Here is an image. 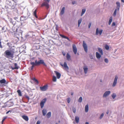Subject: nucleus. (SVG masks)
I'll return each instance as SVG.
<instances>
[{
	"label": "nucleus",
	"instance_id": "obj_1",
	"mask_svg": "<svg viewBox=\"0 0 124 124\" xmlns=\"http://www.w3.org/2000/svg\"><path fill=\"white\" fill-rule=\"evenodd\" d=\"M30 64L32 65L31 67V70H32L33 69V68L35 66H38L41 64H42L45 66H47V65L44 62V61L43 60H40L38 61L36 60H35V62L31 61L30 62Z\"/></svg>",
	"mask_w": 124,
	"mask_h": 124
},
{
	"label": "nucleus",
	"instance_id": "obj_2",
	"mask_svg": "<svg viewBox=\"0 0 124 124\" xmlns=\"http://www.w3.org/2000/svg\"><path fill=\"white\" fill-rule=\"evenodd\" d=\"M4 55L5 57L9 59L13 57V54L9 50H7L4 52Z\"/></svg>",
	"mask_w": 124,
	"mask_h": 124
},
{
	"label": "nucleus",
	"instance_id": "obj_3",
	"mask_svg": "<svg viewBox=\"0 0 124 124\" xmlns=\"http://www.w3.org/2000/svg\"><path fill=\"white\" fill-rule=\"evenodd\" d=\"M45 1L41 5V7L45 6L46 8L48 9L49 8V4L50 1V0H44Z\"/></svg>",
	"mask_w": 124,
	"mask_h": 124
},
{
	"label": "nucleus",
	"instance_id": "obj_4",
	"mask_svg": "<svg viewBox=\"0 0 124 124\" xmlns=\"http://www.w3.org/2000/svg\"><path fill=\"white\" fill-rule=\"evenodd\" d=\"M83 46L84 48L85 51L87 53L88 51L87 46L84 41H83Z\"/></svg>",
	"mask_w": 124,
	"mask_h": 124
},
{
	"label": "nucleus",
	"instance_id": "obj_5",
	"mask_svg": "<svg viewBox=\"0 0 124 124\" xmlns=\"http://www.w3.org/2000/svg\"><path fill=\"white\" fill-rule=\"evenodd\" d=\"M118 78V76L117 75L116 76L114 81L113 82L112 85V86L113 87H114L116 85L117 83V81Z\"/></svg>",
	"mask_w": 124,
	"mask_h": 124
},
{
	"label": "nucleus",
	"instance_id": "obj_6",
	"mask_svg": "<svg viewBox=\"0 0 124 124\" xmlns=\"http://www.w3.org/2000/svg\"><path fill=\"white\" fill-rule=\"evenodd\" d=\"M110 93L111 92L110 91H106L104 93L103 97V98H106L110 94Z\"/></svg>",
	"mask_w": 124,
	"mask_h": 124
},
{
	"label": "nucleus",
	"instance_id": "obj_7",
	"mask_svg": "<svg viewBox=\"0 0 124 124\" xmlns=\"http://www.w3.org/2000/svg\"><path fill=\"white\" fill-rule=\"evenodd\" d=\"M46 101V98H44L42 100L40 103V106L41 108H42L44 107V104Z\"/></svg>",
	"mask_w": 124,
	"mask_h": 124
},
{
	"label": "nucleus",
	"instance_id": "obj_8",
	"mask_svg": "<svg viewBox=\"0 0 124 124\" xmlns=\"http://www.w3.org/2000/svg\"><path fill=\"white\" fill-rule=\"evenodd\" d=\"M102 31V30L101 29L99 31V29L98 28H97L96 30L95 34L96 35H98V34H99L100 35H101V34Z\"/></svg>",
	"mask_w": 124,
	"mask_h": 124
},
{
	"label": "nucleus",
	"instance_id": "obj_9",
	"mask_svg": "<svg viewBox=\"0 0 124 124\" xmlns=\"http://www.w3.org/2000/svg\"><path fill=\"white\" fill-rule=\"evenodd\" d=\"M48 85H46L42 87H40V90L42 91H45L47 89Z\"/></svg>",
	"mask_w": 124,
	"mask_h": 124
},
{
	"label": "nucleus",
	"instance_id": "obj_10",
	"mask_svg": "<svg viewBox=\"0 0 124 124\" xmlns=\"http://www.w3.org/2000/svg\"><path fill=\"white\" fill-rule=\"evenodd\" d=\"M72 48L73 51L74 53L76 54L77 52V49L76 45L74 44H73L72 46Z\"/></svg>",
	"mask_w": 124,
	"mask_h": 124
},
{
	"label": "nucleus",
	"instance_id": "obj_11",
	"mask_svg": "<svg viewBox=\"0 0 124 124\" xmlns=\"http://www.w3.org/2000/svg\"><path fill=\"white\" fill-rule=\"evenodd\" d=\"M14 65L15 66V67H11V68L12 69L14 70L16 69H19V67L18 66L17 64L16 63H14Z\"/></svg>",
	"mask_w": 124,
	"mask_h": 124
},
{
	"label": "nucleus",
	"instance_id": "obj_12",
	"mask_svg": "<svg viewBox=\"0 0 124 124\" xmlns=\"http://www.w3.org/2000/svg\"><path fill=\"white\" fill-rule=\"evenodd\" d=\"M83 69L85 74H86L87 72L88 68L86 66H85L83 68Z\"/></svg>",
	"mask_w": 124,
	"mask_h": 124
},
{
	"label": "nucleus",
	"instance_id": "obj_13",
	"mask_svg": "<svg viewBox=\"0 0 124 124\" xmlns=\"http://www.w3.org/2000/svg\"><path fill=\"white\" fill-rule=\"evenodd\" d=\"M54 72L56 74L57 78L59 79L61 76V74L56 71H55Z\"/></svg>",
	"mask_w": 124,
	"mask_h": 124
},
{
	"label": "nucleus",
	"instance_id": "obj_14",
	"mask_svg": "<svg viewBox=\"0 0 124 124\" xmlns=\"http://www.w3.org/2000/svg\"><path fill=\"white\" fill-rule=\"evenodd\" d=\"M101 54H100L98 52H96V58L98 59H99L101 57Z\"/></svg>",
	"mask_w": 124,
	"mask_h": 124
},
{
	"label": "nucleus",
	"instance_id": "obj_15",
	"mask_svg": "<svg viewBox=\"0 0 124 124\" xmlns=\"http://www.w3.org/2000/svg\"><path fill=\"white\" fill-rule=\"evenodd\" d=\"M28 18V17L25 16H22L21 17L20 20L21 21H23L26 20Z\"/></svg>",
	"mask_w": 124,
	"mask_h": 124
},
{
	"label": "nucleus",
	"instance_id": "obj_16",
	"mask_svg": "<svg viewBox=\"0 0 124 124\" xmlns=\"http://www.w3.org/2000/svg\"><path fill=\"white\" fill-rule=\"evenodd\" d=\"M71 57L69 54L68 53L66 55L67 59L68 61H70L71 60V59L70 58Z\"/></svg>",
	"mask_w": 124,
	"mask_h": 124
},
{
	"label": "nucleus",
	"instance_id": "obj_17",
	"mask_svg": "<svg viewBox=\"0 0 124 124\" xmlns=\"http://www.w3.org/2000/svg\"><path fill=\"white\" fill-rule=\"evenodd\" d=\"M65 9V7H64L62 8L60 13V14L61 15H62L64 13Z\"/></svg>",
	"mask_w": 124,
	"mask_h": 124
},
{
	"label": "nucleus",
	"instance_id": "obj_18",
	"mask_svg": "<svg viewBox=\"0 0 124 124\" xmlns=\"http://www.w3.org/2000/svg\"><path fill=\"white\" fill-rule=\"evenodd\" d=\"M60 35L62 38H63L67 39L69 41H70V40L68 37L61 34H60Z\"/></svg>",
	"mask_w": 124,
	"mask_h": 124
},
{
	"label": "nucleus",
	"instance_id": "obj_19",
	"mask_svg": "<svg viewBox=\"0 0 124 124\" xmlns=\"http://www.w3.org/2000/svg\"><path fill=\"white\" fill-rule=\"evenodd\" d=\"M22 117L25 121H27L28 120V118L27 116L24 115L22 116Z\"/></svg>",
	"mask_w": 124,
	"mask_h": 124
},
{
	"label": "nucleus",
	"instance_id": "obj_20",
	"mask_svg": "<svg viewBox=\"0 0 124 124\" xmlns=\"http://www.w3.org/2000/svg\"><path fill=\"white\" fill-rule=\"evenodd\" d=\"M89 107L88 105V104H87L85 105V112H87L88 111Z\"/></svg>",
	"mask_w": 124,
	"mask_h": 124
},
{
	"label": "nucleus",
	"instance_id": "obj_21",
	"mask_svg": "<svg viewBox=\"0 0 124 124\" xmlns=\"http://www.w3.org/2000/svg\"><path fill=\"white\" fill-rule=\"evenodd\" d=\"M116 4L117 5V10L118 11L120 7V4L119 2H116Z\"/></svg>",
	"mask_w": 124,
	"mask_h": 124
},
{
	"label": "nucleus",
	"instance_id": "obj_22",
	"mask_svg": "<svg viewBox=\"0 0 124 124\" xmlns=\"http://www.w3.org/2000/svg\"><path fill=\"white\" fill-rule=\"evenodd\" d=\"M42 112L43 115L45 116L47 113V111L46 109H44L42 110Z\"/></svg>",
	"mask_w": 124,
	"mask_h": 124
},
{
	"label": "nucleus",
	"instance_id": "obj_23",
	"mask_svg": "<svg viewBox=\"0 0 124 124\" xmlns=\"http://www.w3.org/2000/svg\"><path fill=\"white\" fill-rule=\"evenodd\" d=\"M51 116V112H48L46 115V116L47 118H49Z\"/></svg>",
	"mask_w": 124,
	"mask_h": 124
},
{
	"label": "nucleus",
	"instance_id": "obj_24",
	"mask_svg": "<svg viewBox=\"0 0 124 124\" xmlns=\"http://www.w3.org/2000/svg\"><path fill=\"white\" fill-rule=\"evenodd\" d=\"M113 20V17L112 16L110 17L109 19V20L108 22V24L110 25Z\"/></svg>",
	"mask_w": 124,
	"mask_h": 124
},
{
	"label": "nucleus",
	"instance_id": "obj_25",
	"mask_svg": "<svg viewBox=\"0 0 124 124\" xmlns=\"http://www.w3.org/2000/svg\"><path fill=\"white\" fill-rule=\"evenodd\" d=\"M63 66L64 68L66 69H68L69 68L68 66H67L66 63L65 62L64 63Z\"/></svg>",
	"mask_w": 124,
	"mask_h": 124
},
{
	"label": "nucleus",
	"instance_id": "obj_26",
	"mask_svg": "<svg viewBox=\"0 0 124 124\" xmlns=\"http://www.w3.org/2000/svg\"><path fill=\"white\" fill-rule=\"evenodd\" d=\"M98 51L102 55L103 54V52L101 49L100 48H98Z\"/></svg>",
	"mask_w": 124,
	"mask_h": 124
},
{
	"label": "nucleus",
	"instance_id": "obj_27",
	"mask_svg": "<svg viewBox=\"0 0 124 124\" xmlns=\"http://www.w3.org/2000/svg\"><path fill=\"white\" fill-rule=\"evenodd\" d=\"M86 10L85 9H82V12L81 15V16H82L85 13L86 11Z\"/></svg>",
	"mask_w": 124,
	"mask_h": 124
},
{
	"label": "nucleus",
	"instance_id": "obj_28",
	"mask_svg": "<svg viewBox=\"0 0 124 124\" xmlns=\"http://www.w3.org/2000/svg\"><path fill=\"white\" fill-rule=\"evenodd\" d=\"M37 11V9H36L34 11L33 13V15L36 18H38V17L36 14V12Z\"/></svg>",
	"mask_w": 124,
	"mask_h": 124
},
{
	"label": "nucleus",
	"instance_id": "obj_29",
	"mask_svg": "<svg viewBox=\"0 0 124 124\" xmlns=\"http://www.w3.org/2000/svg\"><path fill=\"white\" fill-rule=\"evenodd\" d=\"M75 120L77 123L79 122V118L78 116H76L75 117Z\"/></svg>",
	"mask_w": 124,
	"mask_h": 124
},
{
	"label": "nucleus",
	"instance_id": "obj_30",
	"mask_svg": "<svg viewBox=\"0 0 124 124\" xmlns=\"http://www.w3.org/2000/svg\"><path fill=\"white\" fill-rule=\"evenodd\" d=\"M82 21V19L81 18H80V19L79 20H78V26L79 27L80 26V24L81 23Z\"/></svg>",
	"mask_w": 124,
	"mask_h": 124
},
{
	"label": "nucleus",
	"instance_id": "obj_31",
	"mask_svg": "<svg viewBox=\"0 0 124 124\" xmlns=\"http://www.w3.org/2000/svg\"><path fill=\"white\" fill-rule=\"evenodd\" d=\"M17 92L18 93V94L20 96H22L20 90H17Z\"/></svg>",
	"mask_w": 124,
	"mask_h": 124
},
{
	"label": "nucleus",
	"instance_id": "obj_32",
	"mask_svg": "<svg viewBox=\"0 0 124 124\" xmlns=\"http://www.w3.org/2000/svg\"><path fill=\"white\" fill-rule=\"evenodd\" d=\"M117 10V9H115L113 14V16H116Z\"/></svg>",
	"mask_w": 124,
	"mask_h": 124
},
{
	"label": "nucleus",
	"instance_id": "obj_33",
	"mask_svg": "<svg viewBox=\"0 0 124 124\" xmlns=\"http://www.w3.org/2000/svg\"><path fill=\"white\" fill-rule=\"evenodd\" d=\"M111 96L113 99H114L116 96V95L115 93H113L112 94Z\"/></svg>",
	"mask_w": 124,
	"mask_h": 124
},
{
	"label": "nucleus",
	"instance_id": "obj_34",
	"mask_svg": "<svg viewBox=\"0 0 124 124\" xmlns=\"http://www.w3.org/2000/svg\"><path fill=\"white\" fill-rule=\"evenodd\" d=\"M105 47L106 49L107 50H108L109 49V46L107 45H106L105 46Z\"/></svg>",
	"mask_w": 124,
	"mask_h": 124
},
{
	"label": "nucleus",
	"instance_id": "obj_35",
	"mask_svg": "<svg viewBox=\"0 0 124 124\" xmlns=\"http://www.w3.org/2000/svg\"><path fill=\"white\" fill-rule=\"evenodd\" d=\"M53 80L54 82H56V77L54 76H53Z\"/></svg>",
	"mask_w": 124,
	"mask_h": 124
},
{
	"label": "nucleus",
	"instance_id": "obj_36",
	"mask_svg": "<svg viewBox=\"0 0 124 124\" xmlns=\"http://www.w3.org/2000/svg\"><path fill=\"white\" fill-rule=\"evenodd\" d=\"M82 101V98L81 97H80L78 100V101L79 102H81Z\"/></svg>",
	"mask_w": 124,
	"mask_h": 124
},
{
	"label": "nucleus",
	"instance_id": "obj_37",
	"mask_svg": "<svg viewBox=\"0 0 124 124\" xmlns=\"http://www.w3.org/2000/svg\"><path fill=\"white\" fill-rule=\"evenodd\" d=\"M7 117V116H5V117H3V119H2V124L3 123L4 121L5 120Z\"/></svg>",
	"mask_w": 124,
	"mask_h": 124
},
{
	"label": "nucleus",
	"instance_id": "obj_38",
	"mask_svg": "<svg viewBox=\"0 0 124 124\" xmlns=\"http://www.w3.org/2000/svg\"><path fill=\"white\" fill-rule=\"evenodd\" d=\"M72 110L73 112L74 113H75L76 112V109L74 107H73Z\"/></svg>",
	"mask_w": 124,
	"mask_h": 124
},
{
	"label": "nucleus",
	"instance_id": "obj_39",
	"mask_svg": "<svg viewBox=\"0 0 124 124\" xmlns=\"http://www.w3.org/2000/svg\"><path fill=\"white\" fill-rule=\"evenodd\" d=\"M104 113H102L101 115L100 116V117L99 118L100 119H101L104 116Z\"/></svg>",
	"mask_w": 124,
	"mask_h": 124
},
{
	"label": "nucleus",
	"instance_id": "obj_40",
	"mask_svg": "<svg viewBox=\"0 0 124 124\" xmlns=\"http://www.w3.org/2000/svg\"><path fill=\"white\" fill-rule=\"evenodd\" d=\"M104 61L106 63H108V59L107 58H105V59Z\"/></svg>",
	"mask_w": 124,
	"mask_h": 124
},
{
	"label": "nucleus",
	"instance_id": "obj_41",
	"mask_svg": "<svg viewBox=\"0 0 124 124\" xmlns=\"http://www.w3.org/2000/svg\"><path fill=\"white\" fill-rule=\"evenodd\" d=\"M6 2L7 3H8L9 5H11V4H10L11 3V1L7 0L6 1Z\"/></svg>",
	"mask_w": 124,
	"mask_h": 124
},
{
	"label": "nucleus",
	"instance_id": "obj_42",
	"mask_svg": "<svg viewBox=\"0 0 124 124\" xmlns=\"http://www.w3.org/2000/svg\"><path fill=\"white\" fill-rule=\"evenodd\" d=\"M70 98H68L67 99V101L68 103H69L70 102Z\"/></svg>",
	"mask_w": 124,
	"mask_h": 124
},
{
	"label": "nucleus",
	"instance_id": "obj_43",
	"mask_svg": "<svg viewBox=\"0 0 124 124\" xmlns=\"http://www.w3.org/2000/svg\"><path fill=\"white\" fill-rule=\"evenodd\" d=\"M55 29L56 31H58V26L57 25H56Z\"/></svg>",
	"mask_w": 124,
	"mask_h": 124
},
{
	"label": "nucleus",
	"instance_id": "obj_44",
	"mask_svg": "<svg viewBox=\"0 0 124 124\" xmlns=\"http://www.w3.org/2000/svg\"><path fill=\"white\" fill-rule=\"evenodd\" d=\"M116 25V23L114 22H113L112 24V26H113Z\"/></svg>",
	"mask_w": 124,
	"mask_h": 124
},
{
	"label": "nucleus",
	"instance_id": "obj_45",
	"mask_svg": "<svg viewBox=\"0 0 124 124\" xmlns=\"http://www.w3.org/2000/svg\"><path fill=\"white\" fill-rule=\"evenodd\" d=\"M25 96L26 98H27L28 100L30 99L29 97L28 96H27V95H25Z\"/></svg>",
	"mask_w": 124,
	"mask_h": 124
},
{
	"label": "nucleus",
	"instance_id": "obj_46",
	"mask_svg": "<svg viewBox=\"0 0 124 124\" xmlns=\"http://www.w3.org/2000/svg\"><path fill=\"white\" fill-rule=\"evenodd\" d=\"M40 121L38 120L36 123V124H40Z\"/></svg>",
	"mask_w": 124,
	"mask_h": 124
},
{
	"label": "nucleus",
	"instance_id": "obj_47",
	"mask_svg": "<svg viewBox=\"0 0 124 124\" xmlns=\"http://www.w3.org/2000/svg\"><path fill=\"white\" fill-rule=\"evenodd\" d=\"M91 25V23H90L88 24V28H89Z\"/></svg>",
	"mask_w": 124,
	"mask_h": 124
},
{
	"label": "nucleus",
	"instance_id": "obj_48",
	"mask_svg": "<svg viewBox=\"0 0 124 124\" xmlns=\"http://www.w3.org/2000/svg\"><path fill=\"white\" fill-rule=\"evenodd\" d=\"M76 2L75 1H74L72 2V4L73 5H74L76 4Z\"/></svg>",
	"mask_w": 124,
	"mask_h": 124
},
{
	"label": "nucleus",
	"instance_id": "obj_49",
	"mask_svg": "<svg viewBox=\"0 0 124 124\" xmlns=\"http://www.w3.org/2000/svg\"><path fill=\"white\" fill-rule=\"evenodd\" d=\"M62 54L64 55V56H65V52H62Z\"/></svg>",
	"mask_w": 124,
	"mask_h": 124
},
{
	"label": "nucleus",
	"instance_id": "obj_50",
	"mask_svg": "<svg viewBox=\"0 0 124 124\" xmlns=\"http://www.w3.org/2000/svg\"><path fill=\"white\" fill-rule=\"evenodd\" d=\"M90 57L91 59H93V57L92 55L90 56Z\"/></svg>",
	"mask_w": 124,
	"mask_h": 124
},
{
	"label": "nucleus",
	"instance_id": "obj_51",
	"mask_svg": "<svg viewBox=\"0 0 124 124\" xmlns=\"http://www.w3.org/2000/svg\"><path fill=\"white\" fill-rule=\"evenodd\" d=\"M35 82H36L37 84H38L39 83V82L38 80L36 79V80L35 81Z\"/></svg>",
	"mask_w": 124,
	"mask_h": 124
},
{
	"label": "nucleus",
	"instance_id": "obj_52",
	"mask_svg": "<svg viewBox=\"0 0 124 124\" xmlns=\"http://www.w3.org/2000/svg\"><path fill=\"white\" fill-rule=\"evenodd\" d=\"M11 112V111H10V110H9L8 111H7L6 113V114H8L9 112Z\"/></svg>",
	"mask_w": 124,
	"mask_h": 124
},
{
	"label": "nucleus",
	"instance_id": "obj_53",
	"mask_svg": "<svg viewBox=\"0 0 124 124\" xmlns=\"http://www.w3.org/2000/svg\"><path fill=\"white\" fill-rule=\"evenodd\" d=\"M14 18L16 20H17V19H18V18L17 17H14Z\"/></svg>",
	"mask_w": 124,
	"mask_h": 124
},
{
	"label": "nucleus",
	"instance_id": "obj_54",
	"mask_svg": "<svg viewBox=\"0 0 124 124\" xmlns=\"http://www.w3.org/2000/svg\"><path fill=\"white\" fill-rule=\"evenodd\" d=\"M10 43H7V45L8 46H9Z\"/></svg>",
	"mask_w": 124,
	"mask_h": 124
},
{
	"label": "nucleus",
	"instance_id": "obj_55",
	"mask_svg": "<svg viewBox=\"0 0 124 124\" xmlns=\"http://www.w3.org/2000/svg\"><path fill=\"white\" fill-rule=\"evenodd\" d=\"M109 113V111L108 110L107 111V112H106V114H108Z\"/></svg>",
	"mask_w": 124,
	"mask_h": 124
},
{
	"label": "nucleus",
	"instance_id": "obj_56",
	"mask_svg": "<svg viewBox=\"0 0 124 124\" xmlns=\"http://www.w3.org/2000/svg\"><path fill=\"white\" fill-rule=\"evenodd\" d=\"M11 22L13 24H15V23H14V22H12V21H11Z\"/></svg>",
	"mask_w": 124,
	"mask_h": 124
},
{
	"label": "nucleus",
	"instance_id": "obj_57",
	"mask_svg": "<svg viewBox=\"0 0 124 124\" xmlns=\"http://www.w3.org/2000/svg\"><path fill=\"white\" fill-rule=\"evenodd\" d=\"M73 92H71V95H73Z\"/></svg>",
	"mask_w": 124,
	"mask_h": 124
},
{
	"label": "nucleus",
	"instance_id": "obj_58",
	"mask_svg": "<svg viewBox=\"0 0 124 124\" xmlns=\"http://www.w3.org/2000/svg\"><path fill=\"white\" fill-rule=\"evenodd\" d=\"M36 79L35 78H34L33 79V80L34 81H35L36 80Z\"/></svg>",
	"mask_w": 124,
	"mask_h": 124
},
{
	"label": "nucleus",
	"instance_id": "obj_59",
	"mask_svg": "<svg viewBox=\"0 0 124 124\" xmlns=\"http://www.w3.org/2000/svg\"><path fill=\"white\" fill-rule=\"evenodd\" d=\"M36 79L35 78H34L33 79V80L34 81H35L36 80Z\"/></svg>",
	"mask_w": 124,
	"mask_h": 124
},
{
	"label": "nucleus",
	"instance_id": "obj_60",
	"mask_svg": "<svg viewBox=\"0 0 124 124\" xmlns=\"http://www.w3.org/2000/svg\"><path fill=\"white\" fill-rule=\"evenodd\" d=\"M121 2L124 3V0H121Z\"/></svg>",
	"mask_w": 124,
	"mask_h": 124
},
{
	"label": "nucleus",
	"instance_id": "obj_61",
	"mask_svg": "<svg viewBox=\"0 0 124 124\" xmlns=\"http://www.w3.org/2000/svg\"><path fill=\"white\" fill-rule=\"evenodd\" d=\"M89 123H88V122H86L85 123V124H89Z\"/></svg>",
	"mask_w": 124,
	"mask_h": 124
},
{
	"label": "nucleus",
	"instance_id": "obj_62",
	"mask_svg": "<svg viewBox=\"0 0 124 124\" xmlns=\"http://www.w3.org/2000/svg\"><path fill=\"white\" fill-rule=\"evenodd\" d=\"M61 64V65L62 66H63V64Z\"/></svg>",
	"mask_w": 124,
	"mask_h": 124
},
{
	"label": "nucleus",
	"instance_id": "obj_63",
	"mask_svg": "<svg viewBox=\"0 0 124 124\" xmlns=\"http://www.w3.org/2000/svg\"><path fill=\"white\" fill-rule=\"evenodd\" d=\"M13 0V1H16V0Z\"/></svg>",
	"mask_w": 124,
	"mask_h": 124
},
{
	"label": "nucleus",
	"instance_id": "obj_64",
	"mask_svg": "<svg viewBox=\"0 0 124 124\" xmlns=\"http://www.w3.org/2000/svg\"><path fill=\"white\" fill-rule=\"evenodd\" d=\"M56 124H57V123H56Z\"/></svg>",
	"mask_w": 124,
	"mask_h": 124
}]
</instances>
